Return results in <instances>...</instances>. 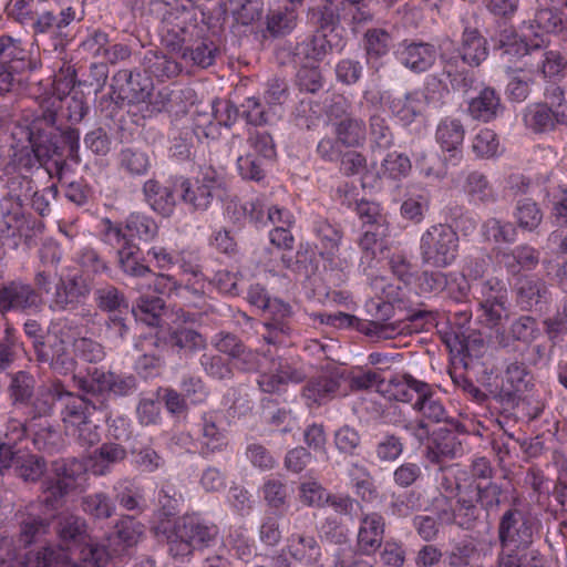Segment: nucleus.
I'll list each match as a JSON object with an SVG mask.
<instances>
[{
	"mask_svg": "<svg viewBox=\"0 0 567 567\" xmlns=\"http://www.w3.org/2000/svg\"><path fill=\"white\" fill-rule=\"evenodd\" d=\"M309 19L313 25H316L319 32H327L332 39H341L334 33L337 27L340 23V14L338 7L332 2H328L323 6H318L309 10Z\"/></svg>",
	"mask_w": 567,
	"mask_h": 567,
	"instance_id": "nucleus-56",
	"label": "nucleus"
},
{
	"mask_svg": "<svg viewBox=\"0 0 567 567\" xmlns=\"http://www.w3.org/2000/svg\"><path fill=\"white\" fill-rule=\"evenodd\" d=\"M505 107L502 104L499 94L494 87L484 86L478 89L477 95L470 97L467 112L477 121L488 123L503 114Z\"/></svg>",
	"mask_w": 567,
	"mask_h": 567,
	"instance_id": "nucleus-34",
	"label": "nucleus"
},
{
	"mask_svg": "<svg viewBox=\"0 0 567 567\" xmlns=\"http://www.w3.org/2000/svg\"><path fill=\"white\" fill-rule=\"evenodd\" d=\"M89 112V106L82 92H73L61 96L44 94L39 101V109L30 116L33 121L51 117L52 133L60 144L66 148V158L80 163V132L78 128L64 125L80 123Z\"/></svg>",
	"mask_w": 567,
	"mask_h": 567,
	"instance_id": "nucleus-2",
	"label": "nucleus"
},
{
	"mask_svg": "<svg viewBox=\"0 0 567 567\" xmlns=\"http://www.w3.org/2000/svg\"><path fill=\"white\" fill-rule=\"evenodd\" d=\"M561 11L558 8H539L536 10L534 18L529 20V29L535 35L539 32L546 34H557L564 30V21Z\"/></svg>",
	"mask_w": 567,
	"mask_h": 567,
	"instance_id": "nucleus-55",
	"label": "nucleus"
},
{
	"mask_svg": "<svg viewBox=\"0 0 567 567\" xmlns=\"http://www.w3.org/2000/svg\"><path fill=\"white\" fill-rule=\"evenodd\" d=\"M219 55L220 47L215 34L207 27L199 25L181 58L190 65L207 69Z\"/></svg>",
	"mask_w": 567,
	"mask_h": 567,
	"instance_id": "nucleus-24",
	"label": "nucleus"
},
{
	"mask_svg": "<svg viewBox=\"0 0 567 567\" xmlns=\"http://www.w3.org/2000/svg\"><path fill=\"white\" fill-rule=\"evenodd\" d=\"M334 133L341 144L347 147H360L367 141L364 121L352 115L336 122Z\"/></svg>",
	"mask_w": 567,
	"mask_h": 567,
	"instance_id": "nucleus-49",
	"label": "nucleus"
},
{
	"mask_svg": "<svg viewBox=\"0 0 567 567\" xmlns=\"http://www.w3.org/2000/svg\"><path fill=\"white\" fill-rule=\"evenodd\" d=\"M464 127L458 120L444 118L440 122L436 128V141L441 145L442 150L447 152L449 161L456 165L461 157V146L464 140Z\"/></svg>",
	"mask_w": 567,
	"mask_h": 567,
	"instance_id": "nucleus-37",
	"label": "nucleus"
},
{
	"mask_svg": "<svg viewBox=\"0 0 567 567\" xmlns=\"http://www.w3.org/2000/svg\"><path fill=\"white\" fill-rule=\"evenodd\" d=\"M460 238L449 224L430 226L420 238V258L423 265L442 269L454 264L458 256Z\"/></svg>",
	"mask_w": 567,
	"mask_h": 567,
	"instance_id": "nucleus-7",
	"label": "nucleus"
},
{
	"mask_svg": "<svg viewBox=\"0 0 567 567\" xmlns=\"http://www.w3.org/2000/svg\"><path fill=\"white\" fill-rule=\"evenodd\" d=\"M369 136L370 148L372 152H383L392 147L394 143V134L389 124V120L381 114H373L369 118Z\"/></svg>",
	"mask_w": 567,
	"mask_h": 567,
	"instance_id": "nucleus-51",
	"label": "nucleus"
},
{
	"mask_svg": "<svg viewBox=\"0 0 567 567\" xmlns=\"http://www.w3.org/2000/svg\"><path fill=\"white\" fill-rule=\"evenodd\" d=\"M13 471L24 483H37L47 472V462L40 455L20 451Z\"/></svg>",
	"mask_w": 567,
	"mask_h": 567,
	"instance_id": "nucleus-50",
	"label": "nucleus"
},
{
	"mask_svg": "<svg viewBox=\"0 0 567 567\" xmlns=\"http://www.w3.org/2000/svg\"><path fill=\"white\" fill-rule=\"evenodd\" d=\"M487 56V40L476 28L465 27L462 32L461 47L453 52L443 51L441 61L445 58H456L462 65L478 66Z\"/></svg>",
	"mask_w": 567,
	"mask_h": 567,
	"instance_id": "nucleus-30",
	"label": "nucleus"
},
{
	"mask_svg": "<svg viewBox=\"0 0 567 567\" xmlns=\"http://www.w3.org/2000/svg\"><path fill=\"white\" fill-rule=\"evenodd\" d=\"M30 52L21 39L0 35V96L10 92L14 76L31 69Z\"/></svg>",
	"mask_w": 567,
	"mask_h": 567,
	"instance_id": "nucleus-16",
	"label": "nucleus"
},
{
	"mask_svg": "<svg viewBox=\"0 0 567 567\" xmlns=\"http://www.w3.org/2000/svg\"><path fill=\"white\" fill-rule=\"evenodd\" d=\"M463 190L472 202L482 205H492L498 198L487 176L478 171H472L466 175Z\"/></svg>",
	"mask_w": 567,
	"mask_h": 567,
	"instance_id": "nucleus-44",
	"label": "nucleus"
},
{
	"mask_svg": "<svg viewBox=\"0 0 567 567\" xmlns=\"http://www.w3.org/2000/svg\"><path fill=\"white\" fill-rule=\"evenodd\" d=\"M153 91L154 84L151 76L138 70H118L112 76L110 96L102 97L100 105L107 103L114 104V109H122L126 105L146 103Z\"/></svg>",
	"mask_w": 567,
	"mask_h": 567,
	"instance_id": "nucleus-8",
	"label": "nucleus"
},
{
	"mask_svg": "<svg viewBox=\"0 0 567 567\" xmlns=\"http://www.w3.org/2000/svg\"><path fill=\"white\" fill-rule=\"evenodd\" d=\"M145 202L157 214L168 217L173 214L176 200L169 187L162 186L155 179H148L143 185Z\"/></svg>",
	"mask_w": 567,
	"mask_h": 567,
	"instance_id": "nucleus-42",
	"label": "nucleus"
},
{
	"mask_svg": "<svg viewBox=\"0 0 567 567\" xmlns=\"http://www.w3.org/2000/svg\"><path fill=\"white\" fill-rule=\"evenodd\" d=\"M334 49H341V39H332L327 32L316 31L295 48V58L300 63L317 64Z\"/></svg>",
	"mask_w": 567,
	"mask_h": 567,
	"instance_id": "nucleus-31",
	"label": "nucleus"
},
{
	"mask_svg": "<svg viewBox=\"0 0 567 567\" xmlns=\"http://www.w3.org/2000/svg\"><path fill=\"white\" fill-rule=\"evenodd\" d=\"M173 535L187 542L194 549L208 547L218 535V527L196 515H184L175 524Z\"/></svg>",
	"mask_w": 567,
	"mask_h": 567,
	"instance_id": "nucleus-28",
	"label": "nucleus"
},
{
	"mask_svg": "<svg viewBox=\"0 0 567 567\" xmlns=\"http://www.w3.org/2000/svg\"><path fill=\"white\" fill-rule=\"evenodd\" d=\"M113 491L115 493V501L126 511H143L144 498L132 481H118L114 485Z\"/></svg>",
	"mask_w": 567,
	"mask_h": 567,
	"instance_id": "nucleus-63",
	"label": "nucleus"
},
{
	"mask_svg": "<svg viewBox=\"0 0 567 567\" xmlns=\"http://www.w3.org/2000/svg\"><path fill=\"white\" fill-rule=\"evenodd\" d=\"M117 244H137L150 243L158 235V225L151 217L143 213H132L125 219L124 229L121 227H110L106 234Z\"/></svg>",
	"mask_w": 567,
	"mask_h": 567,
	"instance_id": "nucleus-22",
	"label": "nucleus"
},
{
	"mask_svg": "<svg viewBox=\"0 0 567 567\" xmlns=\"http://www.w3.org/2000/svg\"><path fill=\"white\" fill-rule=\"evenodd\" d=\"M442 63V72L449 79L451 86L455 91L467 94L472 89L478 91L474 74L461 64L456 58H445Z\"/></svg>",
	"mask_w": 567,
	"mask_h": 567,
	"instance_id": "nucleus-47",
	"label": "nucleus"
},
{
	"mask_svg": "<svg viewBox=\"0 0 567 567\" xmlns=\"http://www.w3.org/2000/svg\"><path fill=\"white\" fill-rule=\"evenodd\" d=\"M54 530L60 547L79 549V561L63 564L64 567H103L102 550L93 543L86 520L71 513L55 516Z\"/></svg>",
	"mask_w": 567,
	"mask_h": 567,
	"instance_id": "nucleus-4",
	"label": "nucleus"
},
{
	"mask_svg": "<svg viewBox=\"0 0 567 567\" xmlns=\"http://www.w3.org/2000/svg\"><path fill=\"white\" fill-rule=\"evenodd\" d=\"M93 298L96 308L102 312L110 315H127L130 312L128 299L124 291L111 284L96 288L93 292Z\"/></svg>",
	"mask_w": 567,
	"mask_h": 567,
	"instance_id": "nucleus-43",
	"label": "nucleus"
},
{
	"mask_svg": "<svg viewBox=\"0 0 567 567\" xmlns=\"http://www.w3.org/2000/svg\"><path fill=\"white\" fill-rule=\"evenodd\" d=\"M513 292L517 307L523 311H542L550 296L547 282L536 275L517 277Z\"/></svg>",
	"mask_w": 567,
	"mask_h": 567,
	"instance_id": "nucleus-23",
	"label": "nucleus"
},
{
	"mask_svg": "<svg viewBox=\"0 0 567 567\" xmlns=\"http://www.w3.org/2000/svg\"><path fill=\"white\" fill-rule=\"evenodd\" d=\"M121 247L117 250L120 268L128 276L132 277H144L152 272L147 265L140 261L138 252L140 248L137 244H120Z\"/></svg>",
	"mask_w": 567,
	"mask_h": 567,
	"instance_id": "nucleus-57",
	"label": "nucleus"
},
{
	"mask_svg": "<svg viewBox=\"0 0 567 567\" xmlns=\"http://www.w3.org/2000/svg\"><path fill=\"white\" fill-rule=\"evenodd\" d=\"M472 295L478 303L481 317L487 327L497 328L504 319L508 318V293L502 280L492 277L473 281Z\"/></svg>",
	"mask_w": 567,
	"mask_h": 567,
	"instance_id": "nucleus-13",
	"label": "nucleus"
},
{
	"mask_svg": "<svg viewBox=\"0 0 567 567\" xmlns=\"http://www.w3.org/2000/svg\"><path fill=\"white\" fill-rule=\"evenodd\" d=\"M464 425L457 420H449V424L439 427L432 434L425 456L433 464L454 458L462 452L458 434L464 433Z\"/></svg>",
	"mask_w": 567,
	"mask_h": 567,
	"instance_id": "nucleus-21",
	"label": "nucleus"
},
{
	"mask_svg": "<svg viewBox=\"0 0 567 567\" xmlns=\"http://www.w3.org/2000/svg\"><path fill=\"white\" fill-rule=\"evenodd\" d=\"M144 535V525L132 516H123L114 526L110 544L122 546V551L136 546Z\"/></svg>",
	"mask_w": 567,
	"mask_h": 567,
	"instance_id": "nucleus-46",
	"label": "nucleus"
},
{
	"mask_svg": "<svg viewBox=\"0 0 567 567\" xmlns=\"http://www.w3.org/2000/svg\"><path fill=\"white\" fill-rule=\"evenodd\" d=\"M37 504H28L18 512L20 517L19 543L27 547L45 535L50 528V519L39 514Z\"/></svg>",
	"mask_w": 567,
	"mask_h": 567,
	"instance_id": "nucleus-36",
	"label": "nucleus"
},
{
	"mask_svg": "<svg viewBox=\"0 0 567 567\" xmlns=\"http://www.w3.org/2000/svg\"><path fill=\"white\" fill-rule=\"evenodd\" d=\"M28 429L37 450L49 454L59 451L61 446V435L47 417L32 419L28 416Z\"/></svg>",
	"mask_w": 567,
	"mask_h": 567,
	"instance_id": "nucleus-41",
	"label": "nucleus"
},
{
	"mask_svg": "<svg viewBox=\"0 0 567 567\" xmlns=\"http://www.w3.org/2000/svg\"><path fill=\"white\" fill-rule=\"evenodd\" d=\"M312 230L316 236L315 247L319 255L323 259L332 261L339 251L343 237L342 229L338 225L320 218L313 223Z\"/></svg>",
	"mask_w": 567,
	"mask_h": 567,
	"instance_id": "nucleus-38",
	"label": "nucleus"
},
{
	"mask_svg": "<svg viewBox=\"0 0 567 567\" xmlns=\"http://www.w3.org/2000/svg\"><path fill=\"white\" fill-rule=\"evenodd\" d=\"M534 386V377L527 364L515 360L507 364L502 386L491 390V396L505 411H509L518 406L520 402L524 403Z\"/></svg>",
	"mask_w": 567,
	"mask_h": 567,
	"instance_id": "nucleus-11",
	"label": "nucleus"
},
{
	"mask_svg": "<svg viewBox=\"0 0 567 567\" xmlns=\"http://www.w3.org/2000/svg\"><path fill=\"white\" fill-rule=\"evenodd\" d=\"M419 391L420 398H416L413 409L422 415V419L416 422L413 434L419 441H422L430 435L426 421L446 425L449 420L455 419L449 416L441 399L430 384H419Z\"/></svg>",
	"mask_w": 567,
	"mask_h": 567,
	"instance_id": "nucleus-19",
	"label": "nucleus"
},
{
	"mask_svg": "<svg viewBox=\"0 0 567 567\" xmlns=\"http://www.w3.org/2000/svg\"><path fill=\"white\" fill-rule=\"evenodd\" d=\"M198 431L203 453L223 452L228 446V432L223 411L209 410L202 413Z\"/></svg>",
	"mask_w": 567,
	"mask_h": 567,
	"instance_id": "nucleus-26",
	"label": "nucleus"
},
{
	"mask_svg": "<svg viewBox=\"0 0 567 567\" xmlns=\"http://www.w3.org/2000/svg\"><path fill=\"white\" fill-rule=\"evenodd\" d=\"M181 200L192 212L204 213L226 196L223 178L214 171L207 169L195 179L184 178L179 184Z\"/></svg>",
	"mask_w": 567,
	"mask_h": 567,
	"instance_id": "nucleus-9",
	"label": "nucleus"
},
{
	"mask_svg": "<svg viewBox=\"0 0 567 567\" xmlns=\"http://www.w3.org/2000/svg\"><path fill=\"white\" fill-rule=\"evenodd\" d=\"M49 124H52L51 117L33 121L30 116H24L18 123L17 128L25 135L28 145L14 151L12 155V164L17 169L32 173L55 156L66 158V148L54 140L55 135Z\"/></svg>",
	"mask_w": 567,
	"mask_h": 567,
	"instance_id": "nucleus-3",
	"label": "nucleus"
},
{
	"mask_svg": "<svg viewBox=\"0 0 567 567\" xmlns=\"http://www.w3.org/2000/svg\"><path fill=\"white\" fill-rule=\"evenodd\" d=\"M298 13L295 6L270 10L266 17V30L274 37H285L297 27Z\"/></svg>",
	"mask_w": 567,
	"mask_h": 567,
	"instance_id": "nucleus-48",
	"label": "nucleus"
},
{
	"mask_svg": "<svg viewBox=\"0 0 567 567\" xmlns=\"http://www.w3.org/2000/svg\"><path fill=\"white\" fill-rule=\"evenodd\" d=\"M199 365L209 379L230 381L234 378L229 360L219 353H203L199 358Z\"/></svg>",
	"mask_w": 567,
	"mask_h": 567,
	"instance_id": "nucleus-59",
	"label": "nucleus"
},
{
	"mask_svg": "<svg viewBox=\"0 0 567 567\" xmlns=\"http://www.w3.org/2000/svg\"><path fill=\"white\" fill-rule=\"evenodd\" d=\"M384 533L385 519L380 513H362L353 550L363 556L374 555L383 544Z\"/></svg>",
	"mask_w": 567,
	"mask_h": 567,
	"instance_id": "nucleus-29",
	"label": "nucleus"
},
{
	"mask_svg": "<svg viewBox=\"0 0 567 567\" xmlns=\"http://www.w3.org/2000/svg\"><path fill=\"white\" fill-rule=\"evenodd\" d=\"M398 61L415 73L430 70L436 61V50L432 43L404 39L395 47Z\"/></svg>",
	"mask_w": 567,
	"mask_h": 567,
	"instance_id": "nucleus-27",
	"label": "nucleus"
},
{
	"mask_svg": "<svg viewBox=\"0 0 567 567\" xmlns=\"http://www.w3.org/2000/svg\"><path fill=\"white\" fill-rule=\"evenodd\" d=\"M270 315V318L265 323V327H272L279 330L284 336H289L291 327L289 320L292 316V308L289 303L272 298L267 308L265 309Z\"/></svg>",
	"mask_w": 567,
	"mask_h": 567,
	"instance_id": "nucleus-62",
	"label": "nucleus"
},
{
	"mask_svg": "<svg viewBox=\"0 0 567 567\" xmlns=\"http://www.w3.org/2000/svg\"><path fill=\"white\" fill-rule=\"evenodd\" d=\"M388 106L391 113L405 124H411L416 117L424 114L414 90L402 96H390Z\"/></svg>",
	"mask_w": 567,
	"mask_h": 567,
	"instance_id": "nucleus-52",
	"label": "nucleus"
},
{
	"mask_svg": "<svg viewBox=\"0 0 567 567\" xmlns=\"http://www.w3.org/2000/svg\"><path fill=\"white\" fill-rule=\"evenodd\" d=\"M35 383L34 377L25 371L12 374L8 386L9 399L14 408L27 409V415L32 419L48 417L52 413L55 399H62V392L53 383L51 388L35 393Z\"/></svg>",
	"mask_w": 567,
	"mask_h": 567,
	"instance_id": "nucleus-6",
	"label": "nucleus"
},
{
	"mask_svg": "<svg viewBox=\"0 0 567 567\" xmlns=\"http://www.w3.org/2000/svg\"><path fill=\"white\" fill-rule=\"evenodd\" d=\"M78 388L93 398L105 402L109 396H130L137 390V380L133 374L116 373L94 368L85 378L75 379Z\"/></svg>",
	"mask_w": 567,
	"mask_h": 567,
	"instance_id": "nucleus-12",
	"label": "nucleus"
},
{
	"mask_svg": "<svg viewBox=\"0 0 567 567\" xmlns=\"http://www.w3.org/2000/svg\"><path fill=\"white\" fill-rule=\"evenodd\" d=\"M482 235L486 240L495 244H513L516 240L517 230L511 221L491 217L483 223Z\"/></svg>",
	"mask_w": 567,
	"mask_h": 567,
	"instance_id": "nucleus-58",
	"label": "nucleus"
},
{
	"mask_svg": "<svg viewBox=\"0 0 567 567\" xmlns=\"http://www.w3.org/2000/svg\"><path fill=\"white\" fill-rule=\"evenodd\" d=\"M143 66L150 76L159 80L176 76L181 72L179 64L159 51L150 50L143 58Z\"/></svg>",
	"mask_w": 567,
	"mask_h": 567,
	"instance_id": "nucleus-53",
	"label": "nucleus"
},
{
	"mask_svg": "<svg viewBox=\"0 0 567 567\" xmlns=\"http://www.w3.org/2000/svg\"><path fill=\"white\" fill-rule=\"evenodd\" d=\"M419 384H427L424 381L416 380L410 374L394 377L389 381L388 392L395 401L410 403L414 395L420 398Z\"/></svg>",
	"mask_w": 567,
	"mask_h": 567,
	"instance_id": "nucleus-60",
	"label": "nucleus"
},
{
	"mask_svg": "<svg viewBox=\"0 0 567 567\" xmlns=\"http://www.w3.org/2000/svg\"><path fill=\"white\" fill-rule=\"evenodd\" d=\"M91 292V280L83 274L60 276L54 284L49 308L54 312L74 311L85 305Z\"/></svg>",
	"mask_w": 567,
	"mask_h": 567,
	"instance_id": "nucleus-17",
	"label": "nucleus"
},
{
	"mask_svg": "<svg viewBox=\"0 0 567 567\" xmlns=\"http://www.w3.org/2000/svg\"><path fill=\"white\" fill-rule=\"evenodd\" d=\"M346 371L333 364H327L318 375L311 378L302 389V396L309 406L322 405L337 396H346Z\"/></svg>",
	"mask_w": 567,
	"mask_h": 567,
	"instance_id": "nucleus-15",
	"label": "nucleus"
},
{
	"mask_svg": "<svg viewBox=\"0 0 567 567\" xmlns=\"http://www.w3.org/2000/svg\"><path fill=\"white\" fill-rule=\"evenodd\" d=\"M55 386H60L62 399L65 398L61 417L66 432L79 427L83 422L87 421L91 417L92 411L104 408V401L99 398L92 396L90 399L86 393L85 395H74L66 391L60 382L55 383Z\"/></svg>",
	"mask_w": 567,
	"mask_h": 567,
	"instance_id": "nucleus-25",
	"label": "nucleus"
},
{
	"mask_svg": "<svg viewBox=\"0 0 567 567\" xmlns=\"http://www.w3.org/2000/svg\"><path fill=\"white\" fill-rule=\"evenodd\" d=\"M43 305V297L31 284L14 279L0 285V313L2 316L11 311L40 312Z\"/></svg>",
	"mask_w": 567,
	"mask_h": 567,
	"instance_id": "nucleus-18",
	"label": "nucleus"
},
{
	"mask_svg": "<svg viewBox=\"0 0 567 567\" xmlns=\"http://www.w3.org/2000/svg\"><path fill=\"white\" fill-rule=\"evenodd\" d=\"M182 495L173 485H164L158 493V508L154 516L157 524L154 525L155 534L166 535L169 532L171 518L178 514Z\"/></svg>",
	"mask_w": 567,
	"mask_h": 567,
	"instance_id": "nucleus-40",
	"label": "nucleus"
},
{
	"mask_svg": "<svg viewBox=\"0 0 567 567\" xmlns=\"http://www.w3.org/2000/svg\"><path fill=\"white\" fill-rule=\"evenodd\" d=\"M524 122L535 133H545L556 125L567 126V114L554 111L547 103H534L526 107Z\"/></svg>",
	"mask_w": 567,
	"mask_h": 567,
	"instance_id": "nucleus-35",
	"label": "nucleus"
},
{
	"mask_svg": "<svg viewBox=\"0 0 567 567\" xmlns=\"http://www.w3.org/2000/svg\"><path fill=\"white\" fill-rule=\"evenodd\" d=\"M431 313L425 310L412 311L408 313L403 320H398L395 323L391 324H383L378 322L364 323L363 320L346 312L318 313L316 318L319 319L320 323L323 324L337 328L355 327L358 331L364 333L368 337L374 338L375 340H388L393 339L405 331L406 324L404 323V320L415 322L429 317Z\"/></svg>",
	"mask_w": 567,
	"mask_h": 567,
	"instance_id": "nucleus-10",
	"label": "nucleus"
},
{
	"mask_svg": "<svg viewBox=\"0 0 567 567\" xmlns=\"http://www.w3.org/2000/svg\"><path fill=\"white\" fill-rule=\"evenodd\" d=\"M198 27L196 22H187L183 14L169 11L161 21V42L168 51L182 56Z\"/></svg>",
	"mask_w": 567,
	"mask_h": 567,
	"instance_id": "nucleus-20",
	"label": "nucleus"
},
{
	"mask_svg": "<svg viewBox=\"0 0 567 567\" xmlns=\"http://www.w3.org/2000/svg\"><path fill=\"white\" fill-rule=\"evenodd\" d=\"M540 528V520L529 512L515 504L507 507L497 523V567H545L544 556L534 548Z\"/></svg>",
	"mask_w": 567,
	"mask_h": 567,
	"instance_id": "nucleus-1",
	"label": "nucleus"
},
{
	"mask_svg": "<svg viewBox=\"0 0 567 567\" xmlns=\"http://www.w3.org/2000/svg\"><path fill=\"white\" fill-rule=\"evenodd\" d=\"M166 344L182 357L204 350L206 338L195 329L179 326L169 330Z\"/></svg>",
	"mask_w": 567,
	"mask_h": 567,
	"instance_id": "nucleus-39",
	"label": "nucleus"
},
{
	"mask_svg": "<svg viewBox=\"0 0 567 567\" xmlns=\"http://www.w3.org/2000/svg\"><path fill=\"white\" fill-rule=\"evenodd\" d=\"M179 389L187 399L189 405H199L207 402L210 391L205 381L194 374H185L181 379Z\"/></svg>",
	"mask_w": 567,
	"mask_h": 567,
	"instance_id": "nucleus-64",
	"label": "nucleus"
},
{
	"mask_svg": "<svg viewBox=\"0 0 567 567\" xmlns=\"http://www.w3.org/2000/svg\"><path fill=\"white\" fill-rule=\"evenodd\" d=\"M365 52L370 59H379L389 53L393 47V38L384 29L373 28L364 33Z\"/></svg>",
	"mask_w": 567,
	"mask_h": 567,
	"instance_id": "nucleus-61",
	"label": "nucleus"
},
{
	"mask_svg": "<svg viewBox=\"0 0 567 567\" xmlns=\"http://www.w3.org/2000/svg\"><path fill=\"white\" fill-rule=\"evenodd\" d=\"M287 551L306 567H321L322 547L313 535L295 533L288 537Z\"/></svg>",
	"mask_w": 567,
	"mask_h": 567,
	"instance_id": "nucleus-33",
	"label": "nucleus"
},
{
	"mask_svg": "<svg viewBox=\"0 0 567 567\" xmlns=\"http://www.w3.org/2000/svg\"><path fill=\"white\" fill-rule=\"evenodd\" d=\"M51 472L41 482L38 499L30 502L44 512H56L66 504L69 495L75 491L78 480L84 473V466L76 458L60 460L52 463Z\"/></svg>",
	"mask_w": 567,
	"mask_h": 567,
	"instance_id": "nucleus-5",
	"label": "nucleus"
},
{
	"mask_svg": "<svg viewBox=\"0 0 567 567\" xmlns=\"http://www.w3.org/2000/svg\"><path fill=\"white\" fill-rule=\"evenodd\" d=\"M475 492V503L488 518L491 515L496 514L502 505V498L504 496L503 485L493 482H477L472 485Z\"/></svg>",
	"mask_w": 567,
	"mask_h": 567,
	"instance_id": "nucleus-45",
	"label": "nucleus"
},
{
	"mask_svg": "<svg viewBox=\"0 0 567 567\" xmlns=\"http://www.w3.org/2000/svg\"><path fill=\"white\" fill-rule=\"evenodd\" d=\"M165 307V301L158 296L142 295L136 305L130 307L135 320L145 322L147 326L155 327L159 324L161 315Z\"/></svg>",
	"mask_w": 567,
	"mask_h": 567,
	"instance_id": "nucleus-54",
	"label": "nucleus"
},
{
	"mask_svg": "<svg viewBox=\"0 0 567 567\" xmlns=\"http://www.w3.org/2000/svg\"><path fill=\"white\" fill-rule=\"evenodd\" d=\"M501 48H504V53L511 54L513 51L519 53L524 59V68L533 73L539 72L545 78H553L560 73L566 64L565 56L555 50H546L539 43L528 45L515 39L513 42H505L499 39Z\"/></svg>",
	"mask_w": 567,
	"mask_h": 567,
	"instance_id": "nucleus-14",
	"label": "nucleus"
},
{
	"mask_svg": "<svg viewBox=\"0 0 567 567\" xmlns=\"http://www.w3.org/2000/svg\"><path fill=\"white\" fill-rule=\"evenodd\" d=\"M482 511L473 498L457 496L455 504L440 511V518L447 525L473 530L481 523Z\"/></svg>",
	"mask_w": 567,
	"mask_h": 567,
	"instance_id": "nucleus-32",
	"label": "nucleus"
}]
</instances>
